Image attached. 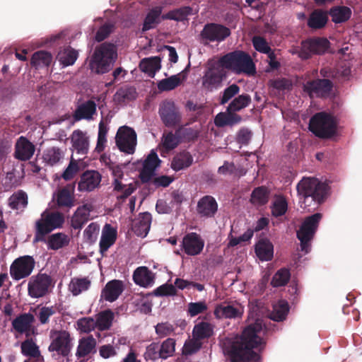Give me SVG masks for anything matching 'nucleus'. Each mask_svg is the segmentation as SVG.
I'll use <instances>...</instances> for the list:
<instances>
[{
  "mask_svg": "<svg viewBox=\"0 0 362 362\" xmlns=\"http://www.w3.org/2000/svg\"><path fill=\"white\" fill-rule=\"evenodd\" d=\"M262 322L257 320L254 324L248 325L241 336L233 339L230 345L225 349L232 362L252 361L258 357L252 349L262 344Z\"/></svg>",
  "mask_w": 362,
  "mask_h": 362,
  "instance_id": "obj_1",
  "label": "nucleus"
},
{
  "mask_svg": "<svg viewBox=\"0 0 362 362\" xmlns=\"http://www.w3.org/2000/svg\"><path fill=\"white\" fill-rule=\"evenodd\" d=\"M301 201V208L315 209L322 202L327 194V185L315 177H303L297 185Z\"/></svg>",
  "mask_w": 362,
  "mask_h": 362,
  "instance_id": "obj_2",
  "label": "nucleus"
},
{
  "mask_svg": "<svg viewBox=\"0 0 362 362\" xmlns=\"http://www.w3.org/2000/svg\"><path fill=\"white\" fill-rule=\"evenodd\" d=\"M220 62L225 69H230L238 74L253 75L255 73V64L250 57L242 52L228 54L223 57Z\"/></svg>",
  "mask_w": 362,
  "mask_h": 362,
  "instance_id": "obj_3",
  "label": "nucleus"
},
{
  "mask_svg": "<svg viewBox=\"0 0 362 362\" xmlns=\"http://www.w3.org/2000/svg\"><path fill=\"white\" fill-rule=\"evenodd\" d=\"M117 57L115 47L112 45L103 44L95 49L90 66L92 71L103 74L109 71L111 64Z\"/></svg>",
  "mask_w": 362,
  "mask_h": 362,
  "instance_id": "obj_4",
  "label": "nucleus"
},
{
  "mask_svg": "<svg viewBox=\"0 0 362 362\" xmlns=\"http://www.w3.org/2000/svg\"><path fill=\"white\" fill-rule=\"evenodd\" d=\"M64 222V217L62 214L45 210L41 214V218L35 222V241L42 240L45 235L62 227Z\"/></svg>",
  "mask_w": 362,
  "mask_h": 362,
  "instance_id": "obj_5",
  "label": "nucleus"
},
{
  "mask_svg": "<svg viewBox=\"0 0 362 362\" xmlns=\"http://www.w3.org/2000/svg\"><path fill=\"white\" fill-rule=\"evenodd\" d=\"M336 124L332 116L320 112L310 122V129L319 137H329L335 132Z\"/></svg>",
  "mask_w": 362,
  "mask_h": 362,
  "instance_id": "obj_6",
  "label": "nucleus"
},
{
  "mask_svg": "<svg viewBox=\"0 0 362 362\" xmlns=\"http://www.w3.org/2000/svg\"><path fill=\"white\" fill-rule=\"evenodd\" d=\"M321 218L322 215L320 214H315L308 217L297 233L298 238L300 241L301 250L305 253H308L310 250L309 242L315 233Z\"/></svg>",
  "mask_w": 362,
  "mask_h": 362,
  "instance_id": "obj_7",
  "label": "nucleus"
},
{
  "mask_svg": "<svg viewBox=\"0 0 362 362\" xmlns=\"http://www.w3.org/2000/svg\"><path fill=\"white\" fill-rule=\"evenodd\" d=\"M116 144L121 151L127 154H133L137 144L135 131L129 127L119 128L116 134Z\"/></svg>",
  "mask_w": 362,
  "mask_h": 362,
  "instance_id": "obj_8",
  "label": "nucleus"
},
{
  "mask_svg": "<svg viewBox=\"0 0 362 362\" xmlns=\"http://www.w3.org/2000/svg\"><path fill=\"white\" fill-rule=\"evenodd\" d=\"M52 285V279L45 274L32 276L28 284V295L31 298H39L45 296Z\"/></svg>",
  "mask_w": 362,
  "mask_h": 362,
  "instance_id": "obj_9",
  "label": "nucleus"
},
{
  "mask_svg": "<svg viewBox=\"0 0 362 362\" xmlns=\"http://www.w3.org/2000/svg\"><path fill=\"white\" fill-rule=\"evenodd\" d=\"M35 267V260L30 256H23L15 259L10 267V275L18 281L28 276Z\"/></svg>",
  "mask_w": 362,
  "mask_h": 362,
  "instance_id": "obj_10",
  "label": "nucleus"
},
{
  "mask_svg": "<svg viewBox=\"0 0 362 362\" xmlns=\"http://www.w3.org/2000/svg\"><path fill=\"white\" fill-rule=\"evenodd\" d=\"M113 177V187L117 192H122L121 197L126 198L129 196L136 189V182H128L124 178L122 168L119 165H112L110 167Z\"/></svg>",
  "mask_w": 362,
  "mask_h": 362,
  "instance_id": "obj_11",
  "label": "nucleus"
},
{
  "mask_svg": "<svg viewBox=\"0 0 362 362\" xmlns=\"http://www.w3.org/2000/svg\"><path fill=\"white\" fill-rule=\"evenodd\" d=\"M226 76V71L220 61L213 64L205 72L202 78L203 86L213 90L219 86Z\"/></svg>",
  "mask_w": 362,
  "mask_h": 362,
  "instance_id": "obj_12",
  "label": "nucleus"
},
{
  "mask_svg": "<svg viewBox=\"0 0 362 362\" xmlns=\"http://www.w3.org/2000/svg\"><path fill=\"white\" fill-rule=\"evenodd\" d=\"M329 46V42L326 38L309 39L302 42L299 57L307 59L313 54H322L325 52Z\"/></svg>",
  "mask_w": 362,
  "mask_h": 362,
  "instance_id": "obj_13",
  "label": "nucleus"
},
{
  "mask_svg": "<svg viewBox=\"0 0 362 362\" xmlns=\"http://www.w3.org/2000/svg\"><path fill=\"white\" fill-rule=\"evenodd\" d=\"M51 338L49 351H56L64 356H68L71 349L69 334L65 331H55L52 332Z\"/></svg>",
  "mask_w": 362,
  "mask_h": 362,
  "instance_id": "obj_14",
  "label": "nucleus"
},
{
  "mask_svg": "<svg viewBox=\"0 0 362 362\" xmlns=\"http://www.w3.org/2000/svg\"><path fill=\"white\" fill-rule=\"evenodd\" d=\"M244 313V306L238 302L222 303L216 305L214 314L217 319L240 317Z\"/></svg>",
  "mask_w": 362,
  "mask_h": 362,
  "instance_id": "obj_15",
  "label": "nucleus"
},
{
  "mask_svg": "<svg viewBox=\"0 0 362 362\" xmlns=\"http://www.w3.org/2000/svg\"><path fill=\"white\" fill-rule=\"evenodd\" d=\"M160 163L156 153L152 151L142 163V168L140 170V178L142 182H146L152 178Z\"/></svg>",
  "mask_w": 362,
  "mask_h": 362,
  "instance_id": "obj_16",
  "label": "nucleus"
},
{
  "mask_svg": "<svg viewBox=\"0 0 362 362\" xmlns=\"http://www.w3.org/2000/svg\"><path fill=\"white\" fill-rule=\"evenodd\" d=\"M204 245V240L195 233L186 235L182 240V246L185 252L188 255H197L199 254Z\"/></svg>",
  "mask_w": 362,
  "mask_h": 362,
  "instance_id": "obj_17",
  "label": "nucleus"
},
{
  "mask_svg": "<svg viewBox=\"0 0 362 362\" xmlns=\"http://www.w3.org/2000/svg\"><path fill=\"white\" fill-rule=\"evenodd\" d=\"M230 32L228 28L221 25L209 24L206 25L202 35L204 40L209 42L222 41L229 36Z\"/></svg>",
  "mask_w": 362,
  "mask_h": 362,
  "instance_id": "obj_18",
  "label": "nucleus"
},
{
  "mask_svg": "<svg viewBox=\"0 0 362 362\" xmlns=\"http://www.w3.org/2000/svg\"><path fill=\"white\" fill-rule=\"evenodd\" d=\"M94 206L91 203H85L78 206L71 218V226L74 228H81L89 219L93 218L91 213Z\"/></svg>",
  "mask_w": 362,
  "mask_h": 362,
  "instance_id": "obj_19",
  "label": "nucleus"
},
{
  "mask_svg": "<svg viewBox=\"0 0 362 362\" xmlns=\"http://www.w3.org/2000/svg\"><path fill=\"white\" fill-rule=\"evenodd\" d=\"M101 182L100 174L95 170H88L81 177L78 189L81 192H90L98 187Z\"/></svg>",
  "mask_w": 362,
  "mask_h": 362,
  "instance_id": "obj_20",
  "label": "nucleus"
},
{
  "mask_svg": "<svg viewBox=\"0 0 362 362\" xmlns=\"http://www.w3.org/2000/svg\"><path fill=\"white\" fill-rule=\"evenodd\" d=\"M124 288V283L120 280H112L106 284L101 291V298L108 302L115 301Z\"/></svg>",
  "mask_w": 362,
  "mask_h": 362,
  "instance_id": "obj_21",
  "label": "nucleus"
},
{
  "mask_svg": "<svg viewBox=\"0 0 362 362\" xmlns=\"http://www.w3.org/2000/svg\"><path fill=\"white\" fill-rule=\"evenodd\" d=\"M53 199L59 207L71 208L74 206L75 203L74 187L66 186L59 189L54 194Z\"/></svg>",
  "mask_w": 362,
  "mask_h": 362,
  "instance_id": "obj_22",
  "label": "nucleus"
},
{
  "mask_svg": "<svg viewBox=\"0 0 362 362\" xmlns=\"http://www.w3.org/2000/svg\"><path fill=\"white\" fill-rule=\"evenodd\" d=\"M15 148L16 158L21 160H29L35 153V146L24 136L18 139Z\"/></svg>",
  "mask_w": 362,
  "mask_h": 362,
  "instance_id": "obj_23",
  "label": "nucleus"
},
{
  "mask_svg": "<svg viewBox=\"0 0 362 362\" xmlns=\"http://www.w3.org/2000/svg\"><path fill=\"white\" fill-rule=\"evenodd\" d=\"M71 141L74 151L83 155L88 153L89 141L86 133L81 130H75L71 136Z\"/></svg>",
  "mask_w": 362,
  "mask_h": 362,
  "instance_id": "obj_24",
  "label": "nucleus"
},
{
  "mask_svg": "<svg viewBox=\"0 0 362 362\" xmlns=\"http://www.w3.org/2000/svg\"><path fill=\"white\" fill-rule=\"evenodd\" d=\"M331 88V82L327 79L313 81L307 83L305 86V90L311 97L314 95L325 96L330 91Z\"/></svg>",
  "mask_w": 362,
  "mask_h": 362,
  "instance_id": "obj_25",
  "label": "nucleus"
},
{
  "mask_svg": "<svg viewBox=\"0 0 362 362\" xmlns=\"http://www.w3.org/2000/svg\"><path fill=\"white\" fill-rule=\"evenodd\" d=\"M218 209V204L215 199L211 196H205L202 198L197 204L198 214L204 217L214 216Z\"/></svg>",
  "mask_w": 362,
  "mask_h": 362,
  "instance_id": "obj_26",
  "label": "nucleus"
},
{
  "mask_svg": "<svg viewBox=\"0 0 362 362\" xmlns=\"http://www.w3.org/2000/svg\"><path fill=\"white\" fill-rule=\"evenodd\" d=\"M151 223V215L149 213L140 214L134 222L132 230L136 235L146 237L150 230Z\"/></svg>",
  "mask_w": 362,
  "mask_h": 362,
  "instance_id": "obj_27",
  "label": "nucleus"
},
{
  "mask_svg": "<svg viewBox=\"0 0 362 362\" xmlns=\"http://www.w3.org/2000/svg\"><path fill=\"white\" fill-rule=\"evenodd\" d=\"M133 280L136 284L147 288L153 285L154 275L146 267H139L134 272Z\"/></svg>",
  "mask_w": 362,
  "mask_h": 362,
  "instance_id": "obj_28",
  "label": "nucleus"
},
{
  "mask_svg": "<svg viewBox=\"0 0 362 362\" xmlns=\"http://www.w3.org/2000/svg\"><path fill=\"white\" fill-rule=\"evenodd\" d=\"M117 238V230L110 224H105L102 230L100 241V250L105 253L115 242Z\"/></svg>",
  "mask_w": 362,
  "mask_h": 362,
  "instance_id": "obj_29",
  "label": "nucleus"
},
{
  "mask_svg": "<svg viewBox=\"0 0 362 362\" xmlns=\"http://www.w3.org/2000/svg\"><path fill=\"white\" fill-rule=\"evenodd\" d=\"M255 253L262 261H269L274 256V246L267 239H262L255 245Z\"/></svg>",
  "mask_w": 362,
  "mask_h": 362,
  "instance_id": "obj_30",
  "label": "nucleus"
},
{
  "mask_svg": "<svg viewBox=\"0 0 362 362\" xmlns=\"http://www.w3.org/2000/svg\"><path fill=\"white\" fill-rule=\"evenodd\" d=\"M64 156V151L56 146H51L43 151L42 160L46 165L54 166L59 163Z\"/></svg>",
  "mask_w": 362,
  "mask_h": 362,
  "instance_id": "obj_31",
  "label": "nucleus"
},
{
  "mask_svg": "<svg viewBox=\"0 0 362 362\" xmlns=\"http://www.w3.org/2000/svg\"><path fill=\"white\" fill-rule=\"evenodd\" d=\"M241 117L233 111L229 110L228 107L225 112L218 113L215 119L214 123L217 127H221L226 125H233L239 123Z\"/></svg>",
  "mask_w": 362,
  "mask_h": 362,
  "instance_id": "obj_32",
  "label": "nucleus"
},
{
  "mask_svg": "<svg viewBox=\"0 0 362 362\" xmlns=\"http://www.w3.org/2000/svg\"><path fill=\"white\" fill-rule=\"evenodd\" d=\"M162 120L166 125H173L180 119L179 114L174 110L171 103H163L160 108Z\"/></svg>",
  "mask_w": 362,
  "mask_h": 362,
  "instance_id": "obj_33",
  "label": "nucleus"
},
{
  "mask_svg": "<svg viewBox=\"0 0 362 362\" xmlns=\"http://www.w3.org/2000/svg\"><path fill=\"white\" fill-rule=\"evenodd\" d=\"M193 162V158L189 152L182 151L176 154L171 162V168L179 171L189 167Z\"/></svg>",
  "mask_w": 362,
  "mask_h": 362,
  "instance_id": "obj_34",
  "label": "nucleus"
},
{
  "mask_svg": "<svg viewBox=\"0 0 362 362\" xmlns=\"http://www.w3.org/2000/svg\"><path fill=\"white\" fill-rule=\"evenodd\" d=\"M34 321V317L31 314H23L16 317L12 322L13 328L20 333L30 331Z\"/></svg>",
  "mask_w": 362,
  "mask_h": 362,
  "instance_id": "obj_35",
  "label": "nucleus"
},
{
  "mask_svg": "<svg viewBox=\"0 0 362 362\" xmlns=\"http://www.w3.org/2000/svg\"><path fill=\"white\" fill-rule=\"evenodd\" d=\"M9 206L14 210H23L28 205V196L25 192L18 190L8 199Z\"/></svg>",
  "mask_w": 362,
  "mask_h": 362,
  "instance_id": "obj_36",
  "label": "nucleus"
},
{
  "mask_svg": "<svg viewBox=\"0 0 362 362\" xmlns=\"http://www.w3.org/2000/svg\"><path fill=\"white\" fill-rule=\"evenodd\" d=\"M141 70L153 77L160 68V60L158 57L144 59L139 64Z\"/></svg>",
  "mask_w": 362,
  "mask_h": 362,
  "instance_id": "obj_37",
  "label": "nucleus"
},
{
  "mask_svg": "<svg viewBox=\"0 0 362 362\" xmlns=\"http://www.w3.org/2000/svg\"><path fill=\"white\" fill-rule=\"evenodd\" d=\"M327 20L328 16L326 12L322 10H315L310 14L308 24L312 28L318 29L324 27Z\"/></svg>",
  "mask_w": 362,
  "mask_h": 362,
  "instance_id": "obj_38",
  "label": "nucleus"
},
{
  "mask_svg": "<svg viewBox=\"0 0 362 362\" xmlns=\"http://www.w3.org/2000/svg\"><path fill=\"white\" fill-rule=\"evenodd\" d=\"M161 12L162 8L160 6L152 8L145 18L143 30H148L154 28L160 21Z\"/></svg>",
  "mask_w": 362,
  "mask_h": 362,
  "instance_id": "obj_39",
  "label": "nucleus"
},
{
  "mask_svg": "<svg viewBox=\"0 0 362 362\" xmlns=\"http://www.w3.org/2000/svg\"><path fill=\"white\" fill-rule=\"evenodd\" d=\"M272 214L274 216L284 215L288 209V202L286 199L282 195H276L274 197L272 203Z\"/></svg>",
  "mask_w": 362,
  "mask_h": 362,
  "instance_id": "obj_40",
  "label": "nucleus"
},
{
  "mask_svg": "<svg viewBox=\"0 0 362 362\" xmlns=\"http://www.w3.org/2000/svg\"><path fill=\"white\" fill-rule=\"evenodd\" d=\"M69 243V238L64 233H57L50 235L47 239V246L52 250H58Z\"/></svg>",
  "mask_w": 362,
  "mask_h": 362,
  "instance_id": "obj_41",
  "label": "nucleus"
},
{
  "mask_svg": "<svg viewBox=\"0 0 362 362\" xmlns=\"http://www.w3.org/2000/svg\"><path fill=\"white\" fill-rule=\"evenodd\" d=\"M77 57V52L71 47H67L61 50L57 55V59L63 66L73 65Z\"/></svg>",
  "mask_w": 362,
  "mask_h": 362,
  "instance_id": "obj_42",
  "label": "nucleus"
},
{
  "mask_svg": "<svg viewBox=\"0 0 362 362\" xmlns=\"http://www.w3.org/2000/svg\"><path fill=\"white\" fill-rule=\"evenodd\" d=\"M96 105L93 101H88L80 105L76 111V117L78 119H91L95 113Z\"/></svg>",
  "mask_w": 362,
  "mask_h": 362,
  "instance_id": "obj_43",
  "label": "nucleus"
},
{
  "mask_svg": "<svg viewBox=\"0 0 362 362\" xmlns=\"http://www.w3.org/2000/svg\"><path fill=\"white\" fill-rule=\"evenodd\" d=\"M269 191L264 187L255 189L251 194L250 201L256 206L264 205L269 200Z\"/></svg>",
  "mask_w": 362,
  "mask_h": 362,
  "instance_id": "obj_44",
  "label": "nucleus"
},
{
  "mask_svg": "<svg viewBox=\"0 0 362 362\" xmlns=\"http://www.w3.org/2000/svg\"><path fill=\"white\" fill-rule=\"evenodd\" d=\"M95 344V340L92 337L81 339L79 341L76 356L78 357H83L89 354L94 349Z\"/></svg>",
  "mask_w": 362,
  "mask_h": 362,
  "instance_id": "obj_45",
  "label": "nucleus"
},
{
  "mask_svg": "<svg viewBox=\"0 0 362 362\" xmlns=\"http://www.w3.org/2000/svg\"><path fill=\"white\" fill-rule=\"evenodd\" d=\"M90 286V281L88 278H74L71 281L69 288L74 296H77L88 290Z\"/></svg>",
  "mask_w": 362,
  "mask_h": 362,
  "instance_id": "obj_46",
  "label": "nucleus"
},
{
  "mask_svg": "<svg viewBox=\"0 0 362 362\" xmlns=\"http://www.w3.org/2000/svg\"><path fill=\"white\" fill-rule=\"evenodd\" d=\"M288 312V305L286 301L279 300L273 306L270 318L275 321H281L285 319Z\"/></svg>",
  "mask_w": 362,
  "mask_h": 362,
  "instance_id": "obj_47",
  "label": "nucleus"
},
{
  "mask_svg": "<svg viewBox=\"0 0 362 362\" xmlns=\"http://www.w3.org/2000/svg\"><path fill=\"white\" fill-rule=\"evenodd\" d=\"M252 43H253L254 47L258 52L265 53V54H269V57L270 58L269 64L272 67H273V68L277 67L278 63L273 60L272 57V54L270 53L271 49H270L269 46L268 45V43L264 38L259 37V36L254 37L252 39Z\"/></svg>",
  "mask_w": 362,
  "mask_h": 362,
  "instance_id": "obj_48",
  "label": "nucleus"
},
{
  "mask_svg": "<svg viewBox=\"0 0 362 362\" xmlns=\"http://www.w3.org/2000/svg\"><path fill=\"white\" fill-rule=\"evenodd\" d=\"M113 320V313L105 310L97 315L95 326L100 330H105L110 327Z\"/></svg>",
  "mask_w": 362,
  "mask_h": 362,
  "instance_id": "obj_49",
  "label": "nucleus"
},
{
  "mask_svg": "<svg viewBox=\"0 0 362 362\" xmlns=\"http://www.w3.org/2000/svg\"><path fill=\"white\" fill-rule=\"evenodd\" d=\"M213 334V326L208 322H200L196 325L193 329L192 335L200 340L208 338Z\"/></svg>",
  "mask_w": 362,
  "mask_h": 362,
  "instance_id": "obj_50",
  "label": "nucleus"
},
{
  "mask_svg": "<svg viewBox=\"0 0 362 362\" xmlns=\"http://www.w3.org/2000/svg\"><path fill=\"white\" fill-rule=\"evenodd\" d=\"M52 61L51 54L48 52L40 51L35 52L31 59V64L35 67L49 66Z\"/></svg>",
  "mask_w": 362,
  "mask_h": 362,
  "instance_id": "obj_51",
  "label": "nucleus"
},
{
  "mask_svg": "<svg viewBox=\"0 0 362 362\" xmlns=\"http://www.w3.org/2000/svg\"><path fill=\"white\" fill-rule=\"evenodd\" d=\"M351 14V11L346 6H337L330 11L332 21L335 23H341L347 21Z\"/></svg>",
  "mask_w": 362,
  "mask_h": 362,
  "instance_id": "obj_52",
  "label": "nucleus"
},
{
  "mask_svg": "<svg viewBox=\"0 0 362 362\" xmlns=\"http://www.w3.org/2000/svg\"><path fill=\"white\" fill-rule=\"evenodd\" d=\"M180 143L178 136L173 133L164 134L160 144V148L163 151H170L177 147Z\"/></svg>",
  "mask_w": 362,
  "mask_h": 362,
  "instance_id": "obj_53",
  "label": "nucleus"
},
{
  "mask_svg": "<svg viewBox=\"0 0 362 362\" xmlns=\"http://www.w3.org/2000/svg\"><path fill=\"white\" fill-rule=\"evenodd\" d=\"M182 82L181 75H174L165 79L159 81L158 88L160 90L167 91L171 90L177 87Z\"/></svg>",
  "mask_w": 362,
  "mask_h": 362,
  "instance_id": "obj_54",
  "label": "nucleus"
},
{
  "mask_svg": "<svg viewBox=\"0 0 362 362\" xmlns=\"http://www.w3.org/2000/svg\"><path fill=\"white\" fill-rule=\"evenodd\" d=\"M191 13V8L189 7L180 8L168 12L163 15L161 18L163 19H170L174 21H183L187 16Z\"/></svg>",
  "mask_w": 362,
  "mask_h": 362,
  "instance_id": "obj_55",
  "label": "nucleus"
},
{
  "mask_svg": "<svg viewBox=\"0 0 362 362\" xmlns=\"http://www.w3.org/2000/svg\"><path fill=\"white\" fill-rule=\"evenodd\" d=\"M21 351L23 355L32 358H37L40 356L38 346L29 339L21 344Z\"/></svg>",
  "mask_w": 362,
  "mask_h": 362,
  "instance_id": "obj_56",
  "label": "nucleus"
},
{
  "mask_svg": "<svg viewBox=\"0 0 362 362\" xmlns=\"http://www.w3.org/2000/svg\"><path fill=\"white\" fill-rule=\"evenodd\" d=\"M175 341L173 339L168 338L165 340L159 349L160 358L166 359L173 356L175 350Z\"/></svg>",
  "mask_w": 362,
  "mask_h": 362,
  "instance_id": "obj_57",
  "label": "nucleus"
},
{
  "mask_svg": "<svg viewBox=\"0 0 362 362\" xmlns=\"http://www.w3.org/2000/svg\"><path fill=\"white\" fill-rule=\"evenodd\" d=\"M250 103V97L247 95H240L235 98L228 105L229 110L234 112L247 107Z\"/></svg>",
  "mask_w": 362,
  "mask_h": 362,
  "instance_id": "obj_58",
  "label": "nucleus"
},
{
  "mask_svg": "<svg viewBox=\"0 0 362 362\" xmlns=\"http://www.w3.org/2000/svg\"><path fill=\"white\" fill-rule=\"evenodd\" d=\"M290 274L287 269H280L273 276L272 284L275 287L282 286L288 282Z\"/></svg>",
  "mask_w": 362,
  "mask_h": 362,
  "instance_id": "obj_59",
  "label": "nucleus"
},
{
  "mask_svg": "<svg viewBox=\"0 0 362 362\" xmlns=\"http://www.w3.org/2000/svg\"><path fill=\"white\" fill-rule=\"evenodd\" d=\"M77 328L81 332L88 333L92 331L95 326V321L91 317H83L77 321Z\"/></svg>",
  "mask_w": 362,
  "mask_h": 362,
  "instance_id": "obj_60",
  "label": "nucleus"
},
{
  "mask_svg": "<svg viewBox=\"0 0 362 362\" xmlns=\"http://www.w3.org/2000/svg\"><path fill=\"white\" fill-rule=\"evenodd\" d=\"M202 346L200 339L193 337L187 341L183 346L182 353L185 355L192 354L198 351Z\"/></svg>",
  "mask_w": 362,
  "mask_h": 362,
  "instance_id": "obj_61",
  "label": "nucleus"
},
{
  "mask_svg": "<svg viewBox=\"0 0 362 362\" xmlns=\"http://www.w3.org/2000/svg\"><path fill=\"white\" fill-rule=\"evenodd\" d=\"M80 162V160H76L71 158L69 165L62 175L63 178L66 180H71L79 170Z\"/></svg>",
  "mask_w": 362,
  "mask_h": 362,
  "instance_id": "obj_62",
  "label": "nucleus"
},
{
  "mask_svg": "<svg viewBox=\"0 0 362 362\" xmlns=\"http://www.w3.org/2000/svg\"><path fill=\"white\" fill-rule=\"evenodd\" d=\"M207 310V305L204 301L190 303L188 304L187 312L191 317H194Z\"/></svg>",
  "mask_w": 362,
  "mask_h": 362,
  "instance_id": "obj_63",
  "label": "nucleus"
},
{
  "mask_svg": "<svg viewBox=\"0 0 362 362\" xmlns=\"http://www.w3.org/2000/svg\"><path fill=\"white\" fill-rule=\"evenodd\" d=\"M100 230V227L98 224L92 223L88 226L84 230V238L89 242L95 240Z\"/></svg>",
  "mask_w": 362,
  "mask_h": 362,
  "instance_id": "obj_64",
  "label": "nucleus"
}]
</instances>
